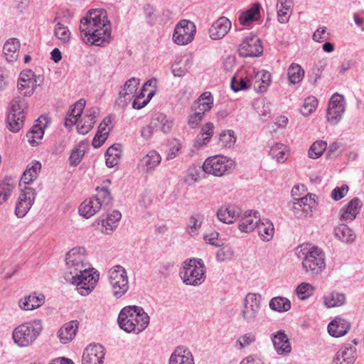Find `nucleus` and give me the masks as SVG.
Listing matches in <instances>:
<instances>
[{
	"instance_id": "nucleus-35",
	"label": "nucleus",
	"mask_w": 364,
	"mask_h": 364,
	"mask_svg": "<svg viewBox=\"0 0 364 364\" xmlns=\"http://www.w3.org/2000/svg\"><path fill=\"white\" fill-rule=\"evenodd\" d=\"M257 232L264 241H270L274 234V227L273 223L268 219H260L257 225Z\"/></svg>"
},
{
	"instance_id": "nucleus-32",
	"label": "nucleus",
	"mask_w": 364,
	"mask_h": 364,
	"mask_svg": "<svg viewBox=\"0 0 364 364\" xmlns=\"http://www.w3.org/2000/svg\"><path fill=\"white\" fill-rule=\"evenodd\" d=\"M121 218L122 214L119 211H112L107 216L106 219L102 220V232L106 235H110L117 227Z\"/></svg>"
},
{
	"instance_id": "nucleus-13",
	"label": "nucleus",
	"mask_w": 364,
	"mask_h": 364,
	"mask_svg": "<svg viewBox=\"0 0 364 364\" xmlns=\"http://www.w3.org/2000/svg\"><path fill=\"white\" fill-rule=\"evenodd\" d=\"M139 83V78L133 77L127 80L121 87L119 96L115 100V105L120 108L127 107L134 96Z\"/></svg>"
},
{
	"instance_id": "nucleus-47",
	"label": "nucleus",
	"mask_w": 364,
	"mask_h": 364,
	"mask_svg": "<svg viewBox=\"0 0 364 364\" xmlns=\"http://www.w3.org/2000/svg\"><path fill=\"white\" fill-rule=\"evenodd\" d=\"M196 33V26L191 21L183 19V45L191 43Z\"/></svg>"
},
{
	"instance_id": "nucleus-61",
	"label": "nucleus",
	"mask_w": 364,
	"mask_h": 364,
	"mask_svg": "<svg viewBox=\"0 0 364 364\" xmlns=\"http://www.w3.org/2000/svg\"><path fill=\"white\" fill-rule=\"evenodd\" d=\"M84 154V150L80 149L77 147L74 149L71 152L69 158L70 164L73 166H76L78 165L80 163Z\"/></svg>"
},
{
	"instance_id": "nucleus-62",
	"label": "nucleus",
	"mask_w": 364,
	"mask_h": 364,
	"mask_svg": "<svg viewBox=\"0 0 364 364\" xmlns=\"http://www.w3.org/2000/svg\"><path fill=\"white\" fill-rule=\"evenodd\" d=\"M203 118V117L200 115V113L192 112L188 116L187 124L191 129H196L200 126Z\"/></svg>"
},
{
	"instance_id": "nucleus-63",
	"label": "nucleus",
	"mask_w": 364,
	"mask_h": 364,
	"mask_svg": "<svg viewBox=\"0 0 364 364\" xmlns=\"http://www.w3.org/2000/svg\"><path fill=\"white\" fill-rule=\"evenodd\" d=\"M348 191V186L343 185L341 187L335 188L331 192V197L334 200H339L343 198Z\"/></svg>"
},
{
	"instance_id": "nucleus-56",
	"label": "nucleus",
	"mask_w": 364,
	"mask_h": 364,
	"mask_svg": "<svg viewBox=\"0 0 364 364\" xmlns=\"http://www.w3.org/2000/svg\"><path fill=\"white\" fill-rule=\"evenodd\" d=\"M213 105V103L210 102H199L196 100L191 107V112L200 113V115L204 117L205 114L211 109Z\"/></svg>"
},
{
	"instance_id": "nucleus-39",
	"label": "nucleus",
	"mask_w": 364,
	"mask_h": 364,
	"mask_svg": "<svg viewBox=\"0 0 364 364\" xmlns=\"http://www.w3.org/2000/svg\"><path fill=\"white\" fill-rule=\"evenodd\" d=\"M122 156V149L119 144H114L109 146L106 153V165L109 168H113L117 165Z\"/></svg>"
},
{
	"instance_id": "nucleus-17",
	"label": "nucleus",
	"mask_w": 364,
	"mask_h": 364,
	"mask_svg": "<svg viewBox=\"0 0 364 364\" xmlns=\"http://www.w3.org/2000/svg\"><path fill=\"white\" fill-rule=\"evenodd\" d=\"M230 21L225 16H221L213 23L209 28V36L212 40L223 38L231 28Z\"/></svg>"
},
{
	"instance_id": "nucleus-9",
	"label": "nucleus",
	"mask_w": 364,
	"mask_h": 364,
	"mask_svg": "<svg viewBox=\"0 0 364 364\" xmlns=\"http://www.w3.org/2000/svg\"><path fill=\"white\" fill-rule=\"evenodd\" d=\"M90 277H85L84 272L76 277H69L68 282L76 287V290L82 296L89 295L95 289L99 279V274L95 271L94 268L90 267L87 270Z\"/></svg>"
},
{
	"instance_id": "nucleus-45",
	"label": "nucleus",
	"mask_w": 364,
	"mask_h": 364,
	"mask_svg": "<svg viewBox=\"0 0 364 364\" xmlns=\"http://www.w3.org/2000/svg\"><path fill=\"white\" fill-rule=\"evenodd\" d=\"M202 220L203 216L200 214L193 215L190 218L186 227V233L190 237H194L198 235V230L201 227Z\"/></svg>"
},
{
	"instance_id": "nucleus-30",
	"label": "nucleus",
	"mask_w": 364,
	"mask_h": 364,
	"mask_svg": "<svg viewBox=\"0 0 364 364\" xmlns=\"http://www.w3.org/2000/svg\"><path fill=\"white\" fill-rule=\"evenodd\" d=\"M271 83V74L267 70L258 72L253 80V86L256 92L264 93Z\"/></svg>"
},
{
	"instance_id": "nucleus-1",
	"label": "nucleus",
	"mask_w": 364,
	"mask_h": 364,
	"mask_svg": "<svg viewBox=\"0 0 364 364\" xmlns=\"http://www.w3.org/2000/svg\"><path fill=\"white\" fill-rule=\"evenodd\" d=\"M80 32L85 43L97 46L108 44L112 30L107 11L103 9H90L80 20Z\"/></svg>"
},
{
	"instance_id": "nucleus-4",
	"label": "nucleus",
	"mask_w": 364,
	"mask_h": 364,
	"mask_svg": "<svg viewBox=\"0 0 364 364\" xmlns=\"http://www.w3.org/2000/svg\"><path fill=\"white\" fill-rule=\"evenodd\" d=\"M43 328V322L40 319L24 322L13 330V341L20 348L31 346L41 335Z\"/></svg>"
},
{
	"instance_id": "nucleus-18",
	"label": "nucleus",
	"mask_w": 364,
	"mask_h": 364,
	"mask_svg": "<svg viewBox=\"0 0 364 364\" xmlns=\"http://www.w3.org/2000/svg\"><path fill=\"white\" fill-rule=\"evenodd\" d=\"M274 349L278 355H285L291 350L289 339L284 331L279 330L274 334L272 338Z\"/></svg>"
},
{
	"instance_id": "nucleus-10",
	"label": "nucleus",
	"mask_w": 364,
	"mask_h": 364,
	"mask_svg": "<svg viewBox=\"0 0 364 364\" xmlns=\"http://www.w3.org/2000/svg\"><path fill=\"white\" fill-rule=\"evenodd\" d=\"M44 80L41 75H36L31 70H23L20 73L18 81V89L25 96H31L33 94L37 87L40 86Z\"/></svg>"
},
{
	"instance_id": "nucleus-36",
	"label": "nucleus",
	"mask_w": 364,
	"mask_h": 364,
	"mask_svg": "<svg viewBox=\"0 0 364 364\" xmlns=\"http://www.w3.org/2000/svg\"><path fill=\"white\" fill-rule=\"evenodd\" d=\"M335 237L344 243L353 242L356 235L354 231L345 224H341L334 230Z\"/></svg>"
},
{
	"instance_id": "nucleus-48",
	"label": "nucleus",
	"mask_w": 364,
	"mask_h": 364,
	"mask_svg": "<svg viewBox=\"0 0 364 364\" xmlns=\"http://www.w3.org/2000/svg\"><path fill=\"white\" fill-rule=\"evenodd\" d=\"M54 35L63 43H67L70 40L71 33L67 26L59 22L55 25Z\"/></svg>"
},
{
	"instance_id": "nucleus-38",
	"label": "nucleus",
	"mask_w": 364,
	"mask_h": 364,
	"mask_svg": "<svg viewBox=\"0 0 364 364\" xmlns=\"http://www.w3.org/2000/svg\"><path fill=\"white\" fill-rule=\"evenodd\" d=\"M346 301L345 294L337 291H333L323 296V303L327 308L341 306Z\"/></svg>"
},
{
	"instance_id": "nucleus-57",
	"label": "nucleus",
	"mask_w": 364,
	"mask_h": 364,
	"mask_svg": "<svg viewBox=\"0 0 364 364\" xmlns=\"http://www.w3.org/2000/svg\"><path fill=\"white\" fill-rule=\"evenodd\" d=\"M157 130L158 122L154 118L148 125L141 128V136L144 139H149Z\"/></svg>"
},
{
	"instance_id": "nucleus-24",
	"label": "nucleus",
	"mask_w": 364,
	"mask_h": 364,
	"mask_svg": "<svg viewBox=\"0 0 364 364\" xmlns=\"http://www.w3.org/2000/svg\"><path fill=\"white\" fill-rule=\"evenodd\" d=\"M79 323L77 320L71 321L63 325L58 331V337L62 343L71 341L78 329Z\"/></svg>"
},
{
	"instance_id": "nucleus-42",
	"label": "nucleus",
	"mask_w": 364,
	"mask_h": 364,
	"mask_svg": "<svg viewBox=\"0 0 364 364\" xmlns=\"http://www.w3.org/2000/svg\"><path fill=\"white\" fill-rule=\"evenodd\" d=\"M269 308L275 311L286 312L291 309L290 301L282 296L272 298L269 301Z\"/></svg>"
},
{
	"instance_id": "nucleus-44",
	"label": "nucleus",
	"mask_w": 364,
	"mask_h": 364,
	"mask_svg": "<svg viewBox=\"0 0 364 364\" xmlns=\"http://www.w3.org/2000/svg\"><path fill=\"white\" fill-rule=\"evenodd\" d=\"M288 77L292 84H297L301 81L304 75V70L301 65L292 63L288 68Z\"/></svg>"
},
{
	"instance_id": "nucleus-5",
	"label": "nucleus",
	"mask_w": 364,
	"mask_h": 364,
	"mask_svg": "<svg viewBox=\"0 0 364 364\" xmlns=\"http://www.w3.org/2000/svg\"><path fill=\"white\" fill-rule=\"evenodd\" d=\"M108 278L113 296L122 297L129 290V280L126 269L121 265L112 267L108 272Z\"/></svg>"
},
{
	"instance_id": "nucleus-37",
	"label": "nucleus",
	"mask_w": 364,
	"mask_h": 364,
	"mask_svg": "<svg viewBox=\"0 0 364 364\" xmlns=\"http://www.w3.org/2000/svg\"><path fill=\"white\" fill-rule=\"evenodd\" d=\"M19 48L20 43L16 38H11L5 43L3 50L7 61L13 62L17 59Z\"/></svg>"
},
{
	"instance_id": "nucleus-49",
	"label": "nucleus",
	"mask_w": 364,
	"mask_h": 364,
	"mask_svg": "<svg viewBox=\"0 0 364 364\" xmlns=\"http://www.w3.org/2000/svg\"><path fill=\"white\" fill-rule=\"evenodd\" d=\"M316 197L314 194H309L300 198H296L303 207V212L306 213V215L312 213V209L316 205Z\"/></svg>"
},
{
	"instance_id": "nucleus-58",
	"label": "nucleus",
	"mask_w": 364,
	"mask_h": 364,
	"mask_svg": "<svg viewBox=\"0 0 364 364\" xmlns=\"http://www.w3.org/2000/svg\"><path fill=\"white\" fill-rule=\"evenodd\" d=\"M95 124L92 119H87L86 117H84L77 124V129L78 133L86 134L93 128Z\"/></svg>"
},
{
	"instance_id": "nucleus-46",
	"label": "nucleus",
	"mask_w": 364,
	"mask_h": 364,
	"mask_svg": "<svg viewBox=\"0 0 364 364\" xmlns=\"http://www.w3.org/2000/svg\"><path fill=\"white\" fill-rule=\"evenodd\" d=\"M287 146L283 144L277 143L271 147L269 155L277 162L283 163L287 160Z\"/></svg>"
},
{
	"instance_id": "nucleus-51",
	"label": "nucleus",
	"mask_w": 364,
	"mask_h": 364,
	"mask_svg": "<svg viewBox=\"0 0 364 364\" xmlns=\"http://www.w3.org/2000/svg\"><path fill=\"white\" fill-rule=\"evenodd\" d=\"M201 168L199 164H193L190 166L187 170V175L185 179L186 183L192 185L197 182L200 178Z\"/></svg>"
},
{
	"instance_id": "nucleus-29",
	"label": "nucleus",
	"mask_w": 364,
	"mask_h": 364,
	"mask_svg": "<svg viewBox=\"0 0 364 364\" xmlns=\"http://www.w3.org/2000/svg\"><path fill=\"white\" fill-rule=\"evenodd\" d=\"M259 9V4H253L251 8L239 14L238 21L242 26H250L260 18Z\"/></svg>"
},
{
	"instance_id": "nucleus-15",
	"label": "nucleus",
	"mask_w": 364,
	"mask_h": 364,
	"mask_svg": "<svg viewBox=\"0 0 364 364\" xmlns=\"http://www.w3.org/2000/svg\"><path fill=\"white\" fill-rule=\"evenodd\" d=\"M345 112V101L342 95H333L328 102L327 109V120L332 125H335L341 120Z\"/></svg>"
},
{
	"instance_id": "nucleus-33",
	"label": "nucleus",
	"mask_w": 364,
	"mask_h": 364,
	"mask_svg": "<svg viewBox=\"0 0 364 364\" xmlns=\"http://www.w3.org/2000/svg\"><path fill=\"white\" fill-rule=\"evenodd\" d=\"M67 266V272L65 274V279L68 282L69 277L73 276L74 277L77 275L84 272L85 277H90L87 269H89L90 264L88 262H81L79 264L75 262L65 263Z\"/></svg>"
},
{
	"instance_id": "nucleus-14",
	"label": "nucleus",
	"mask_w": 364,
	"mask_h": 364,
	"mask_svg": "<svg viewBox=\"0 0 364 364\" xmlns=\"http://www.w3.org/2000/svg\"><path fill=\"white\" fill-rule=\"evenodd\" d=\"M263 53V46L260 39L255 35L247 36L240 45L239 54L240 56L258 57Z\"/></svg>"
},
{
	"instance_id": "nucleus-60",
	"label": "nucleus",
	"mask_w": 364,
	"mask_h": 364,
	"mask_svg": "<svg viewBox=\"0 0 364 364\" xmlns=\"http://www.w3.org/2000/svg\"><path fill=\"white\" fill-rule=\"evenodd\" d=\"M169 151L168 153L167 159H172L176 157L177 153L179 151L181 144L180 141L176 139H172L168 141Z\"/></svg>"
},
{
	"instance_id": "nucleus-41",
	"label": "nucleus",
	"mask_w": 364,
	"mask_h": 364,
	"mask_svg": "<svg viewBox=\"0 0 364 364\" xmlns=\"http://www.w3.org/2000/svg\"><path fill=\"white\" fill-rule=\"evenodd\" d=\"M110 180L107 179L103 182L105 184L102 187H97V194L95 196H93L95 198L98 199V201L102 204V207H106L109 205L112 201V197L109 191L108 190V187L106 184H110Z\"/></svg>"
},
{
	"instance_id": "nucleus-43",
	"label": "nucleus",
	"mask_w": 364,
	"mask_h": 364,
	"mask_svg": "<svg viewBox=\"0 0 364 364\" xmlns=\"http://www.w3.org/2000/svg\"><path fill=\"white\" fill-rule=\"evenodd\" d=\"M75 262H87L85 249L84 247H75L70 250L65 257V263Z\"/></svg>"
},
{
	"instance_id": "nucleus-52",
	"label": "nucleus",
	"mask_w": 364,
	"mask_h": 364,
	"mask_svg": "<svg viewBox=\"0 0 364 364\" xmlns=\"http://www.w3.org/2000/svg\"><path fill=\"white\" fill-rule=\"evenodd\" d=\"M327 147V144L324 141H316L309 150V156L311 159H318L321 156Z\"/></svg>"
},
{
	"instance_id": "nucleus-54",
	"label": "nucleus",
	"mask_w": 364,
	"mask_h": 364,
	"mask_svg": "<svg viewBox=\"0 0 364 364\" xmlns=\"http://www.w3.org/2000/svg\"><path fill=\"white\" fill-rule=\"evenodd\" d=\"M318 105V100L314 96H309L305 99L301 109V114L304 116H309L315 111Z\"/></svg>"
},
{
	"instance_id": "nucleus-19",
	"label": "nucleus",
	"mask_w": 364,
	"mask_h": 364,
	"mask_svg": "<svg viewBox=\"0 0 364 364\" xmlns=\"http://www.w3.org/2000/svg\"><path fill=\"white\" fill-rule=\"evenodd\" d=\"M45 302L43 294L37 295L32 293L25 296L18 301V306L23 311H32L41 306Z\"/></svg>"
},
{
	"instance_id": "nucleus-16",
	"label": "nucleus",
	"mask_w": 364,
	"mask_h": 364,
	"mask_svg": "<svg viewBox=\"0 0 364 364\" xmlns=\"http://www.w3.org/2000/svg\"><path fill=\"white\" fill-rule=\"evenodd\" d=\"M105 355V348L102 345L90 344L83 351L82 364H103Z\"/></svg>"
},
{
	"instance_id": "nucleus-28",
	"label": "nucleus",
	"mask_w": 364,
	"mask_h": 364,
	"mask_svg": "<svg viewBox=\"0 0 364 364\" xmlns=\"http://www.w3.org/2000/svg\"><path fill=\"white\" fill-rule=\"evenodd\" d=\"M41 169V164L39 161H33L30 163L25 170L20 181V186L28 185L36 180Z\"/></svg>"
},
{
	"instance_id": "nucleus-12",
	"label": "nucleus",
	"mask_w": 364,
	"mask_h": 364,
	"mask_svg": "<svg viewBox=\"0 0 364 364\" xmlns=\"http://www.w3.org/2000/svg\"><path fill=\"white\" fill-rule=\"evenodd\" d=\"M36 196V191L28 186L21 189L18 201L16 205L15 214L19 218H23L34 203Z\"/></svg>"
},
{
	"instance_id": "nucleus-27",
	"label": "nucleus",
	"mask_w": 364,
	"mask_h": 364,
	"mask_svg": "<svg viewBox=\"0 0 364 364\" xmlns=\"http://www.w3.org/2000/svg\"><path fill=\"white\" fill-rule=\"evenodd\" d=\"M361 205V201L358 198H354L348 202L345 208L341 209V219L345 221H352L359 213Z\"/></svg>"
},
{
	"instance_id": "nucleus-23",
	"label": "nucleus",
	"mask_w": 364,
	"mask_h": 364,
	"mask_svg": "<svg viewBox=\"0 0 364 364\" xmlns=\"http://www.w3.org/2000/svg\"><path fill=\"white\" fill-rule=\"evenodd\" d=\"M161 161L160 154L155 150L149 151L141 160L139 166L146 172L153 171Z\"/></svg>"
},
{
	"instance_id": "nucleus-22",
	"label": "nucleus",
	"mask_w": 364,
	"mask_h": 364,
	"mask_svg": "<svg viewBox=\"0 0 364 364\" xmlns=\"http://www.w3.org/2000/svg\"><path fill=\"white\" fill-rule=\"evenodd\" d=\"M102 208L97 198L91 197L85 200L79 207V213L85 218H90Z\"/></svg>"
},
{
	"instance_id": "nucleus-6",
	"label": "nucleus",
	"mask_w": 364,
	"mask_h": 364,
	"mask_svg": "<svg viewBox=\"0 0 364 364\" xmlns=\"http://www.w3.org/2000/svg\"><path fill=\"white\" fill-rule=\"evenodd\" d=\"M235 168V162L225 156L216 155L208 157L203 162V171L215 176L230 173Z\"/></svg>"
},
{
	"instance_id": "nucleus-26",
	"label": "nucleus",
	"mask_w": 364,
	"mask_h": 364,
	"mask_svg": "<svg viewBox=\"0 0 364 364\" xmlns=\"http://www.w3.org/2000/svg\"><path fill=\"white\" fill-rule=\"evenodd\" d=\"M260 220L259 213L255 212L253 215L250 212H246L242 217L239 223L238 228L241 232H250L254 230Z\"/></svg>"
},
{
	"instance_id": "nucleus-7",
	"label": "nucleus",
	"mask_w": 364,
	"mask_h": 364,
	"mask_svg": "<svg viewBox=\"0 0 364 364\" xmlns=\"http://www.w3.org/2000/svg\"><path fill=\"white\" fill-rule=\"evenodd\" d=\"M183 283L187 285L198 286L205 279V268L201 259H191L184 262Z\"/></svg>"
},
{
	"instance_id": "nucleus-40",
	"label": "nucleus",
	"mask_w": 364,
	"mask_h": 364,
	"mask_svg": "<svg viewBox=\"0 0 364 364\" xmlns=\"http://www.w3.org/2000/svg\"><path fill=\"white\" fill-rule=\"evenodd\" d=\"M253 85V79L251 76L240 77L235 75L232 77L230 87L237 92L240 90H246Z\"/></svg>"
},
{
	"instance_id": "nucleus-64",
	"label": "nucleus",
	"mask_w": 364,
	"mask_h": 364,
	"mask_svg": "<svg viewBox=\"0 0 364 364\" xmlns=\"http://www.w3.org/2000/svg\"><path fill=\"white\" fill-rule=\"evenodd\" d=\"M256 341V336L252 333H245L240 336L237 343L240 345V348H243L245 346H250L251 343H254Z\"/></svg>"
},
{
	"instance_id": "nucleus-53",
	"label": "nucleus",
	"mask_w": 364,
	"mask_h": 364,
	"mask_svg": "<svg viewBox=\"0 0 364 364\" xmlns=\"http://www.w3.org/2000/svg\"><path fill=\"white\" fill-rule=\"evenodd\" d=\"M236 137L232 130L222 132L219 136V143L222 146L231 147L235 144Z\"/></svg>"
},
{
	"instance_id": "nucleus-59",
	"label": "nucleus",
	"mask_w": 364,
	"mask_h": 364,
	"mask_svg": "<svg viewBox=\"0 0 364 364\" xmlns=\"http://www.w3.org/2000/svg\"><path fill=\"white\" fill-rule=\"evenodd\" d=\"M114 119V116L109 115L106 117L103 121L100 124L98 127L97 132L101 134H105V135L109 136V133L112 129V126L109 127L111 125L112 121Z\"/></svg>"
},
{
	"instance_id": "nucleus-8",
	"label": "nucleus",
	"mask_w": 364,
	"mask_h": 364,
	"mask_svg": "<svg viewBox=\"0 0 364 364\" xmlns=\"http://www.w3.org/2000/svg\"><path fill=\"white\" fill-rule=\"evenodd\" d=\"M25 107L23 100L14 99L10 102L6 122L7 127L11 132L16 133L22 128L26 116Z\"/></svg>"
},
{
	"instance_id": "nucleus-2",
	"label": "nucleus",
	"mask_w": 364,
	"mask_h": 364,
	"mask_svg": "<svg viewBox=\"0 0 364 364\" xmlns=\"http://www.w3.org/2000/svg\"><path fill=\"white\" fill-rule=\"evenodd\" d=\"M295 255L301 261L304 272L311 276H318L326 269L324 250L311 243H303L295 248Z\"/></svg>"
},
{
	"instance_id": "nucleus-11",
	"label": "nucleus",
	"mask_w": 364,
	"mask_h": 364,
	"mask_svg": "<svg viewBox=\"0 0 364 364\" xmlns=\"http://www.w3.org/2000/svg\"><path fill=\"white\" fill-rule=\"evenodd\" d=\"M261 307V295L255 293H248L245 299L240 314L243 320L247 323L255 321Z\"/></svg>"
},
{
	"instance_id": "nucleus-31",
	"label": "nucleus",
	"mask_w": 364,
	"mask_h": 364,
	"mask_svg": "<svg viewBox=\"0 0 364 364\" xmlns=\"http://www.w3.org/2000/svg\"><path fill=\"white\" fill-rule=\"evenodd\" d=\"M41 118H39L37 120V123L33 125V127L31 128V129L28 132V133L26 135V137L28 141V143L32 146H38L41 140L43 139V136L44 135V127L42 126L40 123Z\"/></svg>"
},
{
	"instance_id": "nucleus-34",
	"label": "nucleus",
	"mask_w": 364,
	"mask_h": 364,
	"mask_svg": "<svg viewBox=\"0 0 364 364\" xmlns=\"http://www.w3.org/2000/svg\"><path fill=\"white\" fill-rule=\"evenodd\" d=\"M214 125L212 122H207L201 129L194 141V146L200 148L207 144L214 134Z\"/></svg>"
},
{
	"instance_id": "nucleus-25",
	"label": "nucleus",
	"mask_w": 364,
	"mask_h": 364,
	"mask_svg": "<svg viewBox=\"0 0 364 364\" xmlns=\"http://www.w3.org/2000/svg\"><path fill=\"white\" fill-rule=\"evenodd\" d=\"M240 209L233 205L221 207L217 213L218 218L225 223H232L240 214Z\"/></svg>"
},
{
	"instance_id": "nucleus-21",
	"label": "nucleus",
	"mask_w": 364,
	"mask_h": 364,
	"mask_svg": "<svg viewBox=\"0 0 364 364\" xmlns=\"http://www.w3.org/2000/svg\"><path fill=\"white\" fill-rule=\"evenodd\" d=\"M350 327V323L344 318L336 317L328 326L329 334L336 338L346 335Z\"/></svg>"
},
{
	"instance_id": "nucleus-50",
	"label": "nucleus",
	"mask_w": 364,
	"mask_h": 364,
	"mask_svg": "<svg viewBox=\"0 0 364 364\" xmlns=\"http://www.w3.org/2000/svg\"><path fill=\"white\" fill-rule=\"evenodd\" d=\"M158 122V128L166 134L171 132L174 123L173 121L163 114H157L154 117Z\"/></svg>"
},
{
	"instance_id": "nucleus-20",
	"label": "nucleus",
	"mask_w": 364,
	"mask_h": 364,
	"mask_svg": "<svg viewBox=\"0 0 364 364\" xmlns=\"http://www.w3.org/2000/svg\"><path fill=\"white\" fill-rule=\"evenodd\" d=\"M355 358L356 348L348 344L336 353L333 364H353Z\"/></svg>"
},
{
	"instance_id": "nucleus-55",
	"label": "nucleus",
	"mask_w": 364,
	"mask_h": 364,
	"mask_svg": "<svg viewBox=\"0 0 364 364\" xmlns=\"http://www.w3.org/2000/svg\"><path fill=\"white\" fill-rule=\"evenodd\" d=\"M314 290L311 284L303 282L296 287V291L300 299H305L313 294Z\"/></svg>"
},
{
	"instance_id": "nucleus-3",
	"label": "nucleus",
	"mask_w": 364,
	"mask_h": 364,
	"mask_svg": "<svg viewBox=\"0 0 364 364\" xmlns=\"http://www.w3.org/2000/svg\"><path fill=\"white\" fill-rule=\"evenodd\" d=\"M149 322L148 314L137 306L124 307L118 316L119 327L127 333L138 334L148 326Z\"/></svg>"
}]
</instances>
